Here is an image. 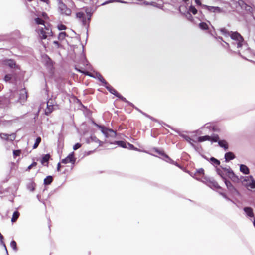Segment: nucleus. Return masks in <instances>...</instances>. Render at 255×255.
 I'll use <instances>...</instances> for the list:
<instances>
[{"label":"nucleus","mask_w":255,"mask_h":255,"mask_svg":"<svg viewBox=\"0 0 255 255\" xmlns=\"http://www.w3.org/2000/svg\"><path fill=\"white\" fill-rule=\"evenodd\" d=\"M188 15H189V17H188V19L191 21L192 20V16L190 15V13H188Z\"/></svg>","instance_id":"obj_58"},{"label":"nucleus","mask_w":255,"mask_h":255,"mask_svg":"<svg viewBox=\"0 0 255 255\" xmlns=\"http://www.w3.org/2000/svg\"><path fill=\"white\" fill-rule=\"evenodd\" d=\"M114 1L110 0L109 1L106 2L105 3H110V2H112ZM115 1L122 3H127L126 2L121 0H115Z\"/></svg>","instance_id":"obj_49"},{"label":"nucleus","mask_w":255,"mask_h":255,"mask_svg":"<svg viewBox=\"0 0 255 255\" xmlns=\"http://www.w3.org/2000/svg\"><path fill=\"white\" fill-rule=\"evenodd\" d=\"M61 163H64V159H62L61 160V162L60 163H58V164H57V170L58 171H60V167H61Z\"/></svg>","instance_id":"obj_51"},{"label":"nucleus","mask_w":255,"mask_h":255,"mask_svg":"<svg viewBox=\"0 0 255 255\" xmlns=\"http://www.w3.org/2000/svg\"><path fill=\"white\" fill-rule=\"evenodd\" d=\"M222 169H223V170H224V171H225L226 172H227L228 173V170H227V169H230V168H222Z\"/></svg>","instance_id":"obj_60"},{"label":"nucleus","mask_w":255,"mask_h":255,"mask_svg":"<svg viewBox=\"0 0 255 255\" xmlns=\"http://www.w3.org/2000/svg\"><path fill=\"white\" fill-rule=\"evenodd\" d=\"M76 17L82 22L84 26L87 28L89 26V24L91 20V13L86 9L85 12L80 11L76 14Z\"/></svg>","instance_id":"obj_4"},{"label":"nucleus","mask_w":255,"mask_h":255,"mask_svg":"<svg viewBox=\"0 0 255 255\" xmlns=\"http://www.w3.org/2000/svg\"><path fill=\"white\" fill-rule=\"evenodd\" d=\"M41 138L40 137H38L36 138V141H35V142L33 146V149H36L38 147L39 143L41 142Z\"/></svg>","instance_id":"obj_32"},{"label":"nucleus","mask_w":255,"mask_h":255,"mask_svg":"<svg viewBox=\"0 0 255 255\" xmlns=\"http://www.w3.org/2000/svg\"><path fill=\"white\" fill-rule=\"evenodd\" d=\"M66 41L70 46V48L68 49L69 55L77 63L75 68L82 70L83 68L80 65L88 66L89 62L83 53L84 47L81 45L80 39L75 37L67 39Z\"/></svg>","instance_id":"obj_1"},{"label":"nucleus","mask_w":255,"mask_h":255,"mask_svg":"<svg viewBox=\"0 0 255 255\" xmlns=\"http://www.w3.org/2000/svg\"><path fill=\"white\" fill-rule=\"evenodd\" d=\"M235 157L234 154L231 152H227L225 155V159L226 162H228L231 160L234 159Z\"/></svg>","instance_id":"obj_21"},{"label":"nucleus","mask_w":255,"mask_h":255,"mask_svg":"<svg viewBox=\"0 0 255 255\" xmlns=\"http://www.w3.org/2000/svg\"><path fill=\"white\" fill-rule=\"evenodd\" d=\"M34 22L37 25H42L43 27H38L37 29V33L41 39H46L48 37L52 36V31L50 26L49 24H45V22L41 18H36Z\"/></svg>","instance_id":"obj_3"},{"label":"nucleus","mask_w":255,"mask_h":255,"mask_svg":"<svg viewBox=\"0 0 255 255\" xmlns=\"http://www.w3.org/2000/svg\"><path fill=\"white\" fill-rule=\"evenodd\" d=\"M216 38L217 39H218V40H221V41H223V38H222V37H216Z\"/></svg>","instance_id":"obj_59"},{"label":"nucleus","mask_w":255,"mask_h":255,"mask_svg":"<svg viewBox=\"0 0 255 255\" xmlns=\"http://www.w3.org/2000/svg\"><path fill=\"white\" fill-rule=\"evenodd\" d=\"M144 115H146V116H147V117H149V118H150V119H152L153 120L156 121L155 120H153V118H151V117H150L149 116H148V115H146V114H144Z\"/></svg>","instance_id":"obj_61"},{"label":"nucleus","mask_w":255,"mask_h":255,"mask_svg":"<svg viewBox=\"0 0 255 255\" xmlns=\"http://www.w3.org/2000/svg\"><path fill=\"white\" fill-rule=\"evenodd\" d=\"M211 140V137L208 135H205L203 136H200L198 138V141L199 142H203L206 140Z\"/></svg>","instance_id":"obj_31"},{"label":"nucleus","mask_w":255,"mask_h":255,"mask_svg":"<svg viewBox=\"0 0 255 255\" xmlns=\"http://www.w3.org/2000/svg\"><path fill=\"white\" fill-rule=\"evenodd\" d=\"M37 162H33L31 165L28 166V167L26 169V171H29L32 169V168L35 167L37 165Z\"/></svg>","instance_id":"obj_41"},{"label":"nucleus","mask_w":255,"mask_h":255,"mask_svg":"<svg viewBox=\"0 0 255 255\" xmlns=\"http://www.w3.org/2000/svg\"><path fill=\"white\" fill-rule=\"evenodd\" d=\"M35 184L34 182H31L30 184H29L28 186V188L30 191H34L35 188Z\"/></svg>","instance_id":"obj_34"},{"label":"nucleus","mask_w":255,"mask_h":255,"mask_svg":"<svg viewBox=\"0 0 255 255\" xmlns=\"http://www.w3.org/2000/svg\"><path fill=\"white\" fill-rule=\"evenodd\" d=\"M53 181L52 177L51 176H48L44 180V183L45 185H49Z\"/></svg>","instance_id":"obj_29"},{"label":"nucleus","mask_w":255,"mask_h":255,"mask_svg":"<svg viewBox=\"0 0 255 255\" xmlns=\"http://www.w3.org/2000/svg\"><path fill=\"white\" fill-rule=\"evenodd\" d=\"M218 144L221 147L223 148L225 150L228 149V145L227 142L225 140H220L218 141Z\"/></svg>","instance_id":"obj_25"},{"label":"nucleus","mask_w":255,"mask_h":255,"mask_svg":"<svg viewBox=\"0 0 255 255\" xmlns=\"http://www.w3.org/2000/svg\"><path fill=\"white\" fill-rule=\"evenodd\" d=\"M58 27L59 30H63V29H64V25H63V24H60V25H59L58 26Z\"/></svg>","instance_id":"obj_56"},{"label":"nucleus","mask_w":255,"mask_h":255,"mask_svg":"<svg viewBox=\"0 0 255 255\" xmlns=\"http://www.w3.org/2000/svg\"><path fill=\"white\" fill-rule=\"evenodd\" d=\"M222 45L225 48H229L230 46H229V44L228 43L225 42V45L224 44H222Z\"/></svg>","instance_id":"obj_54"},{"label":"nucleus","mask_w":255,"mask_h":255,"mask_svg":"<svg viewBox=\"0 0 255 255\" xmlns=\"http://www.w3.org/2000/svg\"><path fill=\"white\" fill-rule=\"evenodd\" d=\"M201 182L206 184L210 188L214 189H220L221 187L219 185L218 183L212 178L208 177H204L203 180H201Z\"/></svg>","instance_id":"obj_8"},{"label":"nucleus","mask_w":255,"mask_h":255,"mask_svg":"<svg viewBox=\"0 0 255 255\" xmlns=\"http://www.w3.org/2000/svg\"><path fill=\"white\" fill-rule=\"evenodd\" d=\"M220 31L221 34L224 36H230L231 38L234 41L232 43V44L237 45V48H240L242 46H244L246 49H248L247 44L244 41L243 38L239 33L237 32H232L231 33L225 28L220 29Z\"/></svg>","instance_id":"obj_2"},{"label":"nucleus","mask_w":255,"mask_h":255,"mask_svg":"<svg viewBox=\"0 0 255 255\" xmlns=\"http://www.w3.org/2000/svg\"><path fill=\"white\" fill-rule=\"evenodd\" d=\"M242 184L248 190L255 188V181L253 176H241Z\"/></svg>","instance_id":"obj_5"},{"label":"nucleus","mask_w":255,"mask_h":255,"mask_svg":"<svg viewBox=\"0 0 255 255\" xmlns=\"http://www.w3.org/2000/svg\"><path fill=\"white\" fill-rule=\"evenodd\" d=\"M19 216V213L18 211H15L12 215V218H11V221L12 222H15L17 220Z\"/></svg>","instance_id":"obj_30"},{"label":"nucleus","mask_w":255,"mask_h":255,"mask_svg":"<svg viewBox=\"0 0 255 255\" xmlns=\"http://www.w3.org/2000/svg\"><path fill=\"white\" fill-rule=\"evenodd\" d=\"M18 95H19V97L17 100V102L23 105L27 100V91L25 88H22L19 91Z\"/></svg>","instance_id":"obj_9"},{"label":"nucleus","mask_w":255,"mask_h":255,"mask_svg":"<svg viewBox=\"0 0 255 255\" xmlns=\"http://www.w3.org/2000/svg\"><path fill=\"white\" fill-rule=\"evenodd\" d=\"M199 27L202 30H206L208 28V26L205 22H201L199 24Z\"/></svg>","instance_id":"obj_35"},{"label":"nucleus","mask_w":255,"mask_h":255,"mask_svg":"<svg viewBox=\"0 0 255 255\" xmlns=\"http://www.w3.org/2000/svg\"><path fill=\"white\" fill-rule=\"evenodd\" d=\"M21 153V151L20 150H14L13 152L14 157L15 158L17 156H20Z\"/></svg>","instance_id":"obj_42"},{"label":"nucleus","mask_w":255,"mask_h":255,"mask_svg":"<svg viewBox=\"0 0 255 255\" xmlns=\"http://www.w3.org/2000/svg\"><path fill=\"white\" fill-rule=\"evenodd\" d=\"M240 170L241 172L245 174H249V169L248 167L243 164L240 165Z\"/></svg>","instance_id":"obj_23"},{"label":"nucleus","mask_w":255,"mask_h":255,"mask_svg":"<svg viewBox=\"0 0 255 255\" xmlns=\"http://www.w3.org/2000/svg\"><path fill=\"white\" fill-rule=\"evenodd\" d=\"M50 158V155L49 154H47L44 155L41 160V163L45 166H48V163H49V160Z\"/></svg>","instance_id":"obj_17"},{"label":"nucleus","mask_w":255,"mask_h":255,"mask_svg":"<svg viewBox=\"0 0 255 255\" xmlns=\"http://www.w3.org/2000/svg\"><path fill=\"white\" fill-rule=\"evenodd\" d=\"M54 43L56 44H58V42L57 41H54Z\"/></svg>","instance_id":"obj_63"},{"label":"nucleus","mask_w":255,"mask_h":255,"mask_svg":"<svg viewBox=\"0 0 255 255\" xmlns=\"http://www.w3.org/2000/svg\"><path fill=\"white\" fill-rule=\"evenodd\" d=\"M0 241L1 244L4 247L6 250L7 251L6 247L5 244L4 242V237H3V235L1 234L0 232Z\"/></svg>","instance_id":"obj_40"},{"label":"nucleus","mask_w":255,"mask_h":255,"mask_svg":"<svg viewBox=\"0 0 255 255\" xmlns=\"http://www.w3.org/2000/svg\"><path fill=\"white\" fill-rule=\"evenodd\" d=\"M58 38L59 40L63 39L64 38V32H61L59 33Z\"/></svg>","instance_id":"obj_53"},{"label":"nucleus","mask_w":255,"mask_h":255,"mask_svg":"<svg viewBox=\"0 0 255 255\" xmlns=\"http://www.w3.org/2000/svg\"><path fill=\"white\" fill-rule=\"evenodd\" d=\"M66 5L68 6L69 7L65 8V15H70L71 13L72 10L74 9L75 8L74 3L73 1L68 0L66 1Z\"/></svg>","instance_id":"obj_13"},{"label":"nucleus","mask_w":255,"mask_h":255,"mask_svg":"<svg viewBox=\"0 0 255 255\" xmlns=\"http://www.w3.org/2000/svg\"><path fill=\"white\" fill-rule=\"evenodd\" d=\"M18 92L17 91L11 92V94H10V95H9V99L10 100L13 99L16 97V96L17 95H18Z\"/></svg>","instance_id":"obj_38"},{"label":"nucleus","mask_w":255,"mask_h":255,"mask_svg":"<svg viewBox=\"0 0 255 255\" xmlns=\"http://www.w3.org/2000/svg\"><path fill=\"white\" fill-rule=\"evenodd\" d=\"M216 171H217V174L220 175L223 179V180H224V179H225L224 176H223V173H222V171L219 169V168H217L216 169Z\"/></svg>","instance_id":"obj_45"},{"label":"nucleus","mask_w":255,"mask_h":255,"mask_svg":"<svg viewBox=\"0 0 255 255\" xmlns=\"http://www.w3.org/2000/svg\"><path fill=\"white\" fill-rule=\"evenodd\" d=\"M155 151L159 155H161L162 156V159L165 160L166 161L168 162H170L172 161L171 159L164 152L160 151L157 149H156Z\"/></svg>","instance_id":"obj_19"},{"label":"nucleus","mask_w":255,"mask_h":255,"mask_svg":"<svg viewBox=\"0 0 255 255\" xmlns=\"http://www.w3.org/2000/svg\"><path fill=\"white\" fill-rule=\"evenodd\" d=\"M244 210L248 216L252 217L254 216L253 210L250 207H245Z\"/></svg>","instance_id":"obj_24"},{"label":"nucleus","mask_w":255,"mask_h":255,"mask_svg":"<svg viewBox=\"0 0 255 255\" xmlns=\"http://www.w3.org/2000/svg\"><path fill=\"white\" fill-rule=\"evenodd\" d=\"M180 136L188 142L193 147L195 148V145L192 143L193 140L189 136L183 134H180Z\"/></svg>","instance_id":"obj_22"},{"label":"nucleus","mask_w":255,"mask_h":255,"mask_svg":"<svg viewBox=\"0 0 255 255\" xmlns=\"http://www.w3.org/2000/svg\"><path fill=\"white\" fill-rule=\"evenodd\" d=\"M50 100L48 101L47 104V108L45 110V113L46 115H49L53 111L54 108L53 105H49Z\"/></svg>","instance_id":"obj_20"},{"label":"nucleus","mask_w":255,"mask_h":255,"mask_svg":"<svg viewBox=\"0 0 255 255\" xmlns=\"http://www.w3.org/2000/svg\"><path fill=\"white\" fill-rule=\"evenodd\" d=\"M228 177L232 180L236 175L231 169H228Z\"/></svg>","instance_id":"obj_37"},{"label":"nucleus","mask_w":255,"mask_h":255,"mask_svg":"<svg viewBox=\"0 0 255 255\" xmlns=\"http://www.w3.org/2000/svg\"><path fill=\"white\" fill-rule=\"evenodd\" d=\"M211 139L212 141L214 142H218L219 141H220L219 137L218 135H215L213 136L212 138H211Z\"/></svg>","instance_id":"obj_44"},{"label":"nucleus","mask_w":255,"mask_h":255,"mask_svg":"<svg viewBox=\"0 0 255 255\" xmlns=\"http://www.w3.org/2000/svg\"><path fill=\"white\" fill-rule=\"evenodd\" d=\"M94 124L101 128L102 132L105 135L106 137H115L116 135V132L112 129H108L105 127L99 126L98 124L94 123Z\"/></svg>","instance_id":"obj_10"},{"label":"nucleus","mask_w":255,"mask_h":255,"mask_svg":"<svg viewBox=\"0 0 255 255\" xmlns=\"http://www.w3.org/2000/svg\"><path fill=\"white\" fill-rule=\"evenodd\" d=\"M10 246L14 251L17 250V244L15 241L13 240L11 242Z\"/></svg>","instance_id":"obj_39"},{"label":"nucleus","mask_w":255,"mask_h":255,"mask_svg":"<svg viewBox=\"0 0 255 255\" xmlns=\"http://www.w3.org/2000/svg\"><path fill=\"white\" fill-rule=\"evenodd\" d=\"M210 162L214 166H217L219 165L220 163V161L215 158L214 157H211L210 158Z\"/></svg>","instance_id":"obj_27"},{"label":"nucleus","mask_w":255,"mask_h":255,"mask_svg":"<svg viewBox=\"0 0 255 255\" xmlns=\"http://www.w3.org/2000/svg\"><path fill=\"white\" fill-rule=\"evenodd\" d=\"M4 64L12 68H15L17 67L15 62L13 60L8 59L4 61Z\"/></svg>","instance_id":"obj_18"},{"label":"nucleus","mask_w":255,"mask_h":255,"mask_svg":"<svg viewBox=\"0 0 255 255\" xmlns=\"http://www.w3.org/2000/svg\"><path fill=\"white\" fill-rule=\"evenodd\" d=\"M195 2L198 5H201V2L200 0H195Z\"/></svg>","instance_id":"obj_55"},{"label":"nucleus","mask_w":255,"mask_h":255,"mask_svg":"<svg viewBox=\"0 0 255 255\" xmlns=\"http://www.w3.org/2000/svg\"><path fill=\"white\" fill-rule=\"evenodd\" d=\"M224 181L226 185L227 188L228 190L233 194L239 195V192L236 190V189L233 186L231 183L227 180L226 179H224Z\"/></svg>","instance_id":"obj_15"},{"label":"nucleus","mask_w":255,"mask_h":255,"mask_svg":"<svg viewBox=\"0 0 255 255\" xmlns=\"http://www.w3.org/2000/svg\"><path fill=\"white\" fill-rule=\"evenodd\" d=\"M127 148H129L130 149H135L134 146L132 144H130L129 143H127Z\"/></svg>","instance_id":"obj_50"},{"label":"nucleus","mask_w":255,"mask_h":255,"mask_svg":"<svg viewBox=\"0 0 255 255\" xmlns=\"http://www.w3.org/2000/svg\"><path fill=\"white\" fill-rule=\"evenodd\" d=\"M76 70L79 72L85 74V75H89L91 77L97 78L100 81H101L103 85L107 84V82L104 79V78L102 77V76L99 73H96L95 75H93L90 74H89L88 72H84L82 70H81L80 69H78L77 68H76Z\"/></svg>","instance_id":"obj_11"},{"label":"nucleus","mask_w":255,"mask_h":255,"mask_svg":"<svg viewBox=\"0 0 255 255\" xmlns=\"http://www.w3.org/2000/svg\"><path fill=\"white\" fill-rule=\"evenodd\" d=\"M11 75L10 74H7L4 77V80L6 82L10 81L11 79Z\"/></svg>","instance_id":"obj_46"},{"label":"nucleus","mask_w":255,"mask_h":255,"mask_svg":"<svg viewBox=\"0 0 255 255\" xmlns=\"http://www.w3.org/2000/svg\"><path fill=\"white\" fill-rule=\"evenodd\" d=\"M89 143L95 142L99 143V145H101V142L95 136H91L88 140Z\"/></svg>","instance_id":"obj_26"},{"label":"nucleus","mask_w":255,"mask_h":255,"mask_svg":"<svg viewBox=\"0 0 255 255\" xmlns=\"http://www.w3.org/2000/svg\"><path fill=\"white\" fill-rule=\"evenodd\" d=\"M190 175L194 178L196 179L198 181H201V180L204 179V177H206L204 176V170L203 168H200L197 170L196 172L193 174H190Z\"/></svg>","instance_id":"obj_12"},{"label":"nucleus","mask_w":255,"mask_h":255,"mask_svg":"<svg viewBox=\"0 0 255 255\" xmlns=\"http://www.w3.org/2000/svg\"><path fill=\"white\" fill-rule=\"evenodd\" d=\"M228 177L232 180L236 175L231 169H228Z\"/></svg>","instance_id":"obj_36"},{"label":"nucleus","mask_w":255,"mask_h":255,"mask_svg":"<svg viewBox=\"0 0 255 255\" xmlns=\"http://www.w3.org/2000/svg\"><path fill=\"white\" fill-rule=\"evenodd\" d=\"M49 105H53L52 102L50 101Z\"/></svg>","instance_id":"obj_64"},{"label":"nucleus","mask_w":255,"mask_h":255,"mask_svg":"<svg viewBox=\"0 0 255 255\" xmlns=\"http://www.w3.org/2000/svg\"><path fill=\"white\" fill-rule=\"evenodd\" d=\"M104 86L106 88V89L112 94L115 95L116 97H118L120 99H121L123 101L127 103L129 105L133 106L132 103L126 100V99L123 97L121 94H120L114 88L111 86L108 83L107 84L105 85Z\"/></svg>","instance_id":"obj_7"},{"label":"nucleus","mask_w":255,"mask_h":255,"mask_svg":"<svg viewBox=\"0 0 255 255\" xmlns=\"http://www.w3.org/2000/svg\"><path fill=\"white\" fill-rule=\"evenodd\" d=\"M220 195H221L225 199L227 200H230V199L226 196V195L222 192L220 193Z\"/></svg>","instance_id":"obj_52"},{"label":"nucleus","mask_w":255,"mask_h":255,"mask_svg":"<svg viewBox=\"0 0 255 255\" xmlns=\"http://www.w3.org/2000/svg\"><path fill=\"white\" fill-rule=\"evenodd\" d=\"M115 143L117 144L118 146L122 147L123 148H128L127 142H124L123 141H116Z\"/></svg>","instance_id":"obj_28"},{"label":"nucleus","mask_w":255,"mask_h":255,"mask_svg":"<svg viewBox=\"0 0 255 255\" xmlns=\"http://www.w3.org/2000/svg\"><path fill=\"white\" fill-rule=\"evenodd\" d=\"M211 128V126L209 124H206L201 128V129L208 128L210 129Z\"/></svg>","instance_id":"obj_48"},{"label":"nucleus","mask_w":255,"mask_h":255,"mask_svg":"<svg viewBox=\"0 0 255 255\" xmlns=\"http://www.w3.org/2000/svg\"><path fill=\"white\" fill-rule=\"evenodd\" d=\"M42 15L43 17V18H45V19L48 18L47 14L46 13H45V12H43L42 13Z\"/></svg>","instance_id":"obj_57"},{"label":"nucleus","mask_w":255,"mask_h":255,"mask_svg":"<svg viewBox=\"0 0 255 255\" xmlns=\"http://www.w3.org/2000/svg\"><path fill=\"white\" fill-rule=\"evenodd\" d=\"M183 1H184L185 2H187V1H189V0H183Z\"/></svg>","instance_id":"obj_62"},{"label":"nucleus","mask_w":255,"mask_h":255,"mask_svg":"<svg viewBox=\"0 0 255 255\" xmlns=\"http://www.w3.org/2000/svg\"><path fill=\"white\" fill-rule=\"evenodd\" d=\"M0 137L4 140L6 141H14L16 138V135L14 133H12L11 134H8L6 133H0Z\"/></svg>","instance_id":"obj_14"},{"label":"nucleus","mask_w":255,"mask_h":255,"mask_svg":"<svg viewBox=\"0 0 255 255\" xmlns=\"http://www.w3.org/2000/svg\"><path fill=\"white\" fill-rule=\"evenodd\" d=\"M203 7L208 10V11L215 13H220L222 11L221 9L219 7L210 6L206 5H203Z\"/></svg>","instance_id":"obj_16"},{"label":"nucleus","mask_w":255,"mask_h":255,"mask_svg":"<svg viewBox=\"0 0 255 255\" xmlns=\"http://www.w3.org/2000/svg\"><path fill=\"white\" fill-rule=\"evenodd\" d=\"M242 178H241V177L239 178L238 176L235 175L233 179H232V181L234 182H236V183H238L239 182V181H241L242 182Z\"/></svg>","instance_id":"obj_43"},{"label":"nucleus","mask_w":255,"mask_h":255,"mask_svg":"<svg viewBox=\"0 0 255 255\" xmlns=\"http://www.w3.org/2000/svg\"><path fill=\"white\" fill-rule=\"evenodd\" d=\"M76 158L74 157V152L71 153L66 158H65V172L72 170L75 164Z\"/></svg>","instance_id":"obj_6"},{"label":"nucleus","mask_w":255,"mask_h":255,"mask_svg":"<svg viewBox=\"0 0 255 255\" xmlns=\"http://www.w3.org/2000/svg\"><path fill=\"white\" fill-rule=\"evenodd\" d=\"M81 144L80 143H77L73 146V148L74 150H76L81 147Z\"/></svg>","instance_id":"obj_47"},{"label":"nucleus","mask_w":255,"mask_h":255,"mask_svg":"<svg viewBox=\"0 0 255 255\" xmlns=\"http://www.w3.org/2000/svg\"><path fill=\"white\" fill-rule=\"evenodd\" d=\"M188 11H189V13H192L194 15L196 14L197 13V10L193 6H190L189 7Z\"/></svg>","instance_id":"obj_33"}]
</instances>
